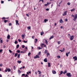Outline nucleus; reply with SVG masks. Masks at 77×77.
Segmentation results:
<instances>
[{"label": "nucleus", "instance_id": "7ed1b4c3", "mask_svg": "<svg viewBox=\"0 0 77 77\" xmlns=\"http://www.w3.org/2000/svg\"><path fill=\"white\" fill-rule=\"evenodd\" d=\"M66 75L68 76V77H69L71 76V73H66Z\"/></svg>", "mask_w": 77, "mask_h": 77}, {"label": "nucleus", "instance_id": "f257e3e1", "mask_svg": "<svg viewBox=\"0 0 77 77\" xmlns=\"http://www.w3.org/2000/svg\"><path fill=\"white\" fill-rule=\"evenodd\" d=\"M72 17H74V19H73V20L74 21H75L76 20V19L77 18V14H76L75 15H74L73 14H72L71 15Z\"/></svg>", "mask_w": 77, "mask_h": 77}, {"label": "nucleus", "instance_id": "2eb2a0df", "mask_svg": "<svg viewBox=\"0 0 77 77\" xmlns=\"http://www.w3.org/2000/svg\"><path fill=\"white\" fill-rule=\"evenodd\" d=\"M2 38H0V43L2 44V43H3V40H2Z\"/></svg>", "mask_w": 77, "mask_h": 77}, {"label": "nucleus", "instance_id": "7c9ffc66", "mask_svg": "<svg viewBox=\"0 0 77 77\" xmlns=\"http://www.w3.org/2000/svg\"><path fill=\"white\" fill-rule=\"evenodd\" d=\"M41 52H39V53H38V56H39L40 54H41Z\"/></svg>", "mask_w": 77, "mask_h": 77}, {"label": "nucleus", "instance_id": "bb28decb", "mask_svg": "<svg viewBox=\"0 0 77 77\" xmlns=\"http://www.w3.org/2000/svg\"><path fill=\"white\" fill-rule=\"evenodd\" d=\"M48 67H50V63H48Z\"/></svg>", "mask_w": 77, "mask_h": 77}, {"label": "nucleus", "instance_id": "79ce46f5", "mask_svg": "<svg viewBox=\"0 0 77 77\" xmlns=\"http://www.w3.org/2000/svg\"><path fill=\"white\" fill-rule=\"evenodd\" d=\"M14 43L15 44H17V41H16L14 42Z\"/></svg>", "mask_w": 77, "mask_h": 77}, {"label": "nucleus", "instance_id": "6e6552de", "mask_svg": "<svg viewBox=\"0 0 77 77\" xmlns=\"http://www.w3.org/2000/svg\"><path fill=\"white\" fill-rule=\"evenodd\" d=\"M7 39H9L10 38V35H8L7 36Z\"/></svg>", "mask_w": 77, "mask_h": 77}, {"label": "nucleus", "instance_id": "6ab92c4d", "mask_svg": "<svg viewBox=\"0 0 77 77\" xmlns=\"http://www.w3.org/2000/svg\"><path fill=\"white\" fill-rule=\"evenodd\" d=\"M21 36H22V39H24V35H22Z\"/></svg>", "mask_w": 77, "mask_h": 77}, {"label": "nucleus", "instance_id": "052dcab7", "mask_svg": "<svg viewBox=\"0 0 77 77\" xmlns=\"http://www.w3.org/2000/svg\"><path fill=\"white\" fill-rule=\"evenodd\" d=\"M2 49L0 50V53L2 52Z\"/></svg>", "mask_w": 77, "mask_h": 77}, {"label": "nucleus", "instance_id": "bf43d9fd", "mask_svg": "<svg viewBox=\"0 0 77 77\" xmlns=\"http://www.w3.org/2000/svg\"><path fill=\"white\" fill-rule=\"evenodd\" d=\"M14 70H15V66H14Z\"/></svg>", "mask_w": 77, "mask_h": 77}, {"label": "nucleus", "instance_id": "69168bd1", "mask_svg": "<svg viewBox=\"0 0 77 77\" xmlns=\"http://www.w3.org/2000/svg\"><path fill=\"white\" fill-rule=\"evenodd\" d=\"M40 1H42V2H44V0H40Z\"/></svg>", "mask_w": 77, "mask_h": 77}, {"label": "nucleus", "instance_id": "e2e57ef3", "mask_svg": "<svg viewBox=\"0 0 77 77\" xmlns=\"http://www.w3.org/2000/svg\"><path fill=\"white\" fill-rule=\"evenodd\" d=\"M28 77V75H27V74H26V75L25 76V77Z\"/></svg>", "mask_w": 77, "mask_h": 77}, {"label": "nucleus", "instance_id": "4be33fe9", "mask_svg": "<svg viewBox=\"0 0 77 77\" xmlns=\"http://www.w3.org/2000/svg\"><path fill=\"white\" fill-rule=\"evenodd\" d=\"M44 34V32H41V35L42 36V35H43V34Z\"/></svg>", "mask_w": 77, "mask_h": 77}, {"label": "nucleus", "instance_id": "f3484780", "mask_svg": "<svg viewBox=\"0 0 77 77\" xmlns=\"http://www.w3.org/2000/svg\"><path fill=\"white\" fill-rule=\"evenodd\" d=\"M54 37V36H52L49 38V39H51L53 38Z\"/></svg>", "mask_w": 77, "mask_h": 77}, {"label": "nucleus", "instance_id": "2f4dec72", "mask_svg": "<svg viewBox=\"0 0 77 77\" xmlns=\"http://www.w3.org/2000/svg\"><path fill=\"white\" fill-rule=\"evenodd\" d=\"M8 21V20H4V23H6Z\"/></svg>", "mask_w": 77, "mask_h": 77}, {"label": "nucleus", "instance_id": "c03bdc74", "mask_svg": "<svg viewBox=\"0 0 77 77\" xmlns=\"http://www.w3.org/2000/svg\"><path fill=\"white\" fill-rule=\"evenodd\" d=\"M9 51L10 52V53H12V51H11V50H9Z\"/></svg>", "mask_w": 77, "mask_h": 77}, {"label": "nucleus", "instance_id": "c85d7f7f", "mask_svg": "<svg viewBox=\"0 0 77 77\" xmlns=\"http://www.w3.org/2000/svg\"><path fill=\"white\" fill-rule=\"evenodd\" d=\"M19 45H17V48H18L19 47Z\"/></svg>", "mask_w": 77, "mask_h": 77}, {"label": "nucleus", "instance_id": "de8ad7c7", "mask_svg": "<svg viewBox=\"0 0 77 77\" xmlns=\"http://www.w3.org/2000/svg\"><path fill=\"white\" fill-rule=\"evenodd\" d=\"M18 41L19 42H20L21 41V40H20V39H18Z\"/></svg>", "mask_w": 77, "mask_h": 77}, {"label": "nucleus", "instance_id": "1a4fd4ad", "mask_svg": "<svg viewBox=\"0 0 77 77\" xmlns=\"http://www.w3.org/2000/svg\"><path fill=\"white\" fill-rule=\"evenodd\" d=\"M65 49H64V48H63V50H60L59 51H61V52H63V51H64Z\"/></svg>", "mask_w": 77, "mask_h": 77}, {"label": "nucleus", "instance_id": "c9c22d12", "mask_svg": "<svg viewBox=\"0 0 77 77\" xmlns=\"http://www.w3.org/2000/svg\"><path fill=\"white\" fill-rule=\"evenodd\" d=\"M38 48L39 49V50H41V49H42V48H40L39 47H38Z\"/></svg>", "mask_w": 77, "mask_h": 77}, {"label": "nucleus", "instance_id": "603ef678", "mask_svg": "<svg viewBox=\"0 0 77 77\" xmlns=\"http://www.w3.org/2000/svg\"><path fill=\"white\" fill-rule=\"evenodd\" d=\"M67 5H70V3H69V2H68V3H67Z\"/></svg>", "mask_w": 77, "mask_h": 77}, {"label": "nucleus", "instance_id": "e433bc0d", "mask_svg": "<svg viewBox=\"0 0 77 77\" xmlns=\"http://www.w3.org/2000/svg\"><path fill=\"white\" fill-rule=\"evenodd\" d=\"M47 53V50H45V54H46V53Z\"/></svg>", "mask_w": 77, "mask_h": 77}, {"label": "nucleus", "instance_id": "aec40b11", "mask_svg": "<svg viewBox=\"0 0 77 77\" xmlns=\"http://www.w3.org/2000/svg\"><path fill=\"white\" fill-rule=\"evenodd\" d=\"M63 74H65L66 73H67V71H65L64 72H63Z\"/></svg>", "mask_w": 77, "mask_h": 77}, {"label": "nucleus", "instance_id": "cd10ccee", "mask_svg": "<svg viewBox=\"0 0 77 77\" xmlns=\"http://www.w3.org/2000/svg\"><path fill=\"white\" fill-rule=\"evenodd\" d=\"M17 54H18L17 53H16L14 55V57H17Z\"/></svg>", "mask_w": 77, "mask_h": 77}, {"label": "nucleus", "instance_id": "338daca9", "mask_svg": "<svg viewBox=\"0 0 77 77\" xmlns=\"http://www.w3.org/2000/svg\"><path fill=\"white\" fill-rule=\"evenodd\" d=\"M26 73L27 75H29V72H27Z\"/></svg>", "mask_w": 77, "mask_h": 77}, {"label": "nucleus", "instance_id": "13d9d810", "mask_svg": "<svg viewBox=\"0 0 77 77\" xmlns=\"http://www.w3.org/2000/svg\"><path fill=\"white\" fill-rule=\"evenodd\" d=\"M65 21H68V19H66L65 20Z\"/></svg>", "mask_w": 77, "mask_h": 77}, {"label": "nucleus", "instance_id": "0eeeda50", "mask_svg": "<svg viewBox=\"0 0 77 77\" xmlns=\"http://www.w3.org/2000/svg\"><path fill=\"white\" fill-rule=\"evenodd\" d=\"M16 25H19L20 24L19 23H18V21L17 20H16Z\"/></svg>", "mask_w": 77, "mask_h": 77}, {"label": "nucleus", "instance_id": "f8f14e48", "mask_svg": "<svg viewBox=\"0 0 77 77\" xmlns=\"http://www.w3.org/2000/svg\"><path fill=\"white\" fill-rule=\"evenodd\" d=\"M60 23H63V20H62V19H60Z\"/></svg>", "mask_w": 77, "mask_h": 77}, {"label": "nucleus", "instance_id": "a211bd4d", "mask_svg": "<svg viewBox=\"0 0 77 77\" xmlns=\"http://www.w3.org/2000/svg\"><path fill=\"white\" fill-rule=\"evenodd\" d=\"M18 74H20V72H21V71H20V70L19 69L18 70Z\"/></svg>", "mask_w": 77, "mask_h": 77}, {"label": "nucleus", "instance_id": "864d4df0", "mask_svg": "<svg viewBox=\"0 0 77 77\" xmlns=\"http://www.w3.org/2000/svg\"><path fill=\"white\" fill-rule=\"evenodd\" d=\"M11 25H12V23H9V26H11Z\"/></svg>", "mask_w": 77, "mask_h": 77}, {"label": "nucleus", "instance_id": "37998d69", "mask_svg": "<svg viewBox=\"0 0 77 77\" xmlns=\"http://www.w3.org/2000/svg\"><path fill=\"white\" fill-rule=\"evenodd\" d=\"M23 42H24V43H27V41H24Z\"/></svg>", "mask_w": 77, "mask_h": 77}, {"label": "nucleus", "instance_id": "c756f323", "mask_svg": "<svg viewBox=\"0 0 77 77\" xmlns=\"http://www.w3.org/2000/svg\"><path fill=\"white\" fill-rule=\"evenodd\" d=\"M63 73V72L62 71H61L60 72V75H61V74H62Z\"/></svg>", "mask_w": 77, "mask_h": 77}, {"label": "nucleus", "instance_id": "09e8293b", "mask_svg": "<svg viewBox=\"0 0 77 77\" xmlns=\"http://www.w3.org/2000/svg\"><path fill=\"white\" fill-rule=\"evenodd\" d=\"M46 10L47 11H49V9L48 8H47V9H46Z\"/></svg>", "mask_w": 77, "mask_h": 77}, {"label": "nucleus", "instance_id": "b1692460", "mask_svg": "<svg viewBox=\"0 0 77 77\" xmlns=\"http://www.w3.org/2000/svg\"><path fill=\"white\" fill-rule=\"evenodd\" d=\"M75 10V8H73V9H72V10H71V12H73V11H74Z\"/></svg>", "mask_w": 77, "mask_h": 77}, {"label": "nucleus", "instance_id": "a878e982", "mask_svg": "<svg viewBox=\"0 0 77 77\" xmlns=\"http://www.w3.org/2000/svg\"><path fill=\"white\" fill-rule=\"evenodd\" d=\"M27 29L28 30H30L31 29L30 26L28 27Z\"/></svg>", "mask_w": 77, "mask_h": 77}, {"label": "nucleus", "instance_id": "4c0bfd02", "mask_svg": "<svg viewBox=\"0 0 77 77\" xmlns=\"http://www.w3.org/2000/svg\"><path fill=\"white\" fill-rule=\"evenodd\" d=\"M8 69L7 68L5 70V72H7L8 71Z\"/></svg>", "mask_w": 77, "mask_h": 77}, {"label": "nucleus", "instance_id": "4468645a", "mask_svg": "<svg viewBox=\"0 0 77 77\" xmlns=\"http://www.w3.org/2000/svg\"><path fill=\"white\" fill-rule=\"evenodd\" d=\"M48 2H47V4H45L44 5L45 6H47L48 5Z\"/></svg>", "mask_w": 77, "mask_h": 77}, {"label": "nucleus", "instance_id": "49530a36", "mask_svg": "<svg viewBox=\"0 0 77 77\" xmlns=\"http://www.w3.org/2000/svg\"><path fill=\"white\" fill-rule=\"evenodd\" d=\"M1 3H4V1H2L1 2Z\"/></svg>", "mask_w": 77, "mask_h": 77}, {"label": "nucleus", "instance_id": "774afa93", "mask_svg": "<svg viewBox=\"0 0 77 77\" xmlns=\"http://www.w3.org/2000/svg\"><path fill=\"white\" fill-rule=\"evenodd\" d=\"M60 28L61 29H63V26H60Z\"/></svg>", "mask_w": 77, "mask_h": 77}, {"label": "nucleus", "instance_id": "9d476101", "mask_svg": "<svg viewBox=\"0 0 77 77\" xmlns=\"http://www.w3.org/2000/svg\"><path fill=\"white\" fill-rule=\"evenodd\" d=\"M52 73H53L54 74H56V71L54 70H53L52 71Z\"/></svg>", "mask_w": 77, "mask_h": 77}, {"label": "nucleus", "instance_id": "f704fd0d", "mask_svg": "<svg viewBox=\"0 0 77 77\" xmlns=\"http://www.w3.org/2000/svg\"><path fill=\"white\" fill-rule=\"evenodd\" d=\"M57 57L58 58V59H60V56H57Z\"/></svg>", "mask_w": 77, "mask_h": 77}, {"label": "nucleus", "instance_id": "5701e85b", "mask_svg": "<svg viewBox=\"0 0 77 77\" xmlns=\"http://www.w3.org/2000/svg\"><path fill=\"white\" fill-rule=\"evenodd\" d=\"M17 57L18 58H20V54H19L17 55Z\"/></svg>", "mask_w": 77, "mask_h": 77}, {"label": "nucleus", "instance_id": "20e7f679", "mask_svg": "<svg viewBox=\"0 0 77 77\" xmlns=\"http://www.w3.org/2000/svg\"><path fill=\"white\" fill-rule=\"evenodd\" d=\"M74 39V35H72L70 36V39L71 41H72Z\"/></svg>", "mask_w": 77, "mask_h": 77}, {"label": "nucleus", "instance_id": "72a5a7b5", "mask_svg": "<svg viewBox=\"0 0 77 77\" xmlns=\"http://www.w3.org/2000/svg\"><path fill=\"white\" fill-rule=\"evenodd\" d=\"M8 72H10V71H11V69H8Z\"/></svg>", "mask_w": 77, "mask_h": 77}, {"label": "nucleus", "instance_id": "473e14b6", "mask_svg": "<svg viewBox=\"0 0 77 77\" xmlns=\"http://www.w3.org/2000/svg\"><path fill=\"white\" fill-rule=\"evenodd\" d=\"M47 57H48V56H49V55H50V54H49V53H48L47 54Z\"/></svg>", "mask_w": 77, "mask_h": 77}, {"label": "nucleus", "instance_id": "680f3d73", "mask_svg": "<svg viewBox=\"0 0 77 77\" xmlns=\"http://www.w3.org/2000/svg\"><path fill=\"white\" fill-rule=\"evenodd\" d=\"M26 15L27 16V17H29V16L27 14H26Z\"/></svg>", "mask_w": 77, "mask_h": 77}, {"label": "nucleus", "instance_id": "4d7b16f0", "mask_svg": "<svg viewBox=\"0 0 77 77\" xmlns=\"http://www.w3.org/2000/svg\"><path fill=\"white\" fill-rule=\"evenodd\" d=\"M2 19H6V18L5 17H3L2 18Z\"/></svg>", "mask_w": 77, "mask_h": 77}, {"label": "nucleus", "instance_id": "423d86ee", "mask_svg": "<svg viewBox=\"0 0 77 77\" xmlns=\"http://www.w3.org/2000/svg\"><path fill=\"white\" fill-rule=\"evenodd\" d=\"M34 58V59H36V58H39V57L38 56V55H37L35 56Z\"/></svg>", "mask_w": 77, "mask_h": 77}, {"label": "nucleus", "instance_id": "ea45409f", "mask_svg": "<svg viewBox=\"0 0 77 77\" xmlns=\"http://www.w3.org/2000/svg\"><path fill=\"white\" fill-rule=\"evenodd\" d=\"M66 56H67V57H68V53H66Z\"/></svg>", "mask_w": 77, "mask_h": 77}, {"label": "nucleus", "instance_id": "5fc2aeb1", "mask_svg": "<svg viewBox=\"0 0 77 77\" xmlns=\"http://www.w3.org/2000/svg\"><path fill=\"white\" fill-rule=\"evenodd\" d=\"M3 66V64H0V66Z\"/></svg>", "mask_w": 77, "mask_h": 77}, {"label": "nucleus", "instance_id": "3c124183", "mask_svg": "<svg viewBox=\"0 0 77 77\" xmlns=\"http://www.w3.org/2000/svg\"><path fill=\"white\" fill-rule=\"evenodd\" d=\"M22 47L23 48H24L25 46L24 45H22Z\"/></svg>", "mask_w": 77, "mask_h": 77}, {"label": "nucleus", "instance_id": "0e129e2a", "mask_svg": "<svg viewBox=\"0 0 77 77\" xmlns=\"http://www.w3.org/2000/svg\"><path fill=\"white\" fill-rule=\"evenodd\" d=\"M6 48V46L4 45L3 46L4 48Z\"/></svg>", "mask_w": 77, "mask_h": 77}, {"label": "nucleus", "instance_id": "39448f33", "mask_svg": "<svg viewBox=\"0 0 77 77\" xmlns=\"http://www.w3.org/2000/svg\"><path fill=\"white\" fill-rule=\"evenodd\" d=\"M73 59H75V60H77V57L76 56L73 57Z\"/></svg>", "mask_w": 77, "mask_h": 77}, {"label": "nucleus", "instance_id": "9b49d317", "mask_svg": "<svg viewBox=\"0 0 77 77\" xmlns=\"http://www.w3.org/2000/svg\"><path fill=\"white\" fill-rule=\"evenodd\" d=\"M44 41H45V43L46 44H48V42L47 41V40H46V39H44Z\"/></svg>", "mask_w": 77, "mask_h": 77}, {"label": "nucleus", "instance_id": "a19ab883", "mask_svg": "<svg viewBox=\"0 0 77 77\" xmlns=\"http://www.w3.org/2000/svg\"><path fill=\"white\" fill-rule=\"evenodd\" d=\"M58 44H60V42L58 41Z\"/></svg>", "mask_w": 77, "mask_h": 77}, {"label": "nucleus", "instance_id": "ddd939ff", "mask_svg": "<svg viewBox=\"0 0 77 77\" xmlns=\"http://www.w3.org/2000/svg\"><path fill=\"white\" fill-rule=\"evenodd\" d=\"M44 62H47V58H45L44 60Z\"/></svg>", "mask_w": 77, "mask_h": 77}, {"label": "nucleus", "instance_id": "f03ea898", "mask_svg": "<svg viewBox=\"0 0 77 77\" xmlns=\"http://www.w3.org/2000/svg\"><path fill=\"white\" fill-rule=\"evenodd\" d=\"M67 12H68L67 11H65L64 12V14H63V16H65V15H67Z\"/></svg>", "mask_w": 77, "mask_h": 77}, {"label": "nucleus", "instance_id": "58836bf2", "mask_svg": "<svg viewBox=\"0 0 77 77\" xmlns=\"http://www.w3.org/2000/svg\"><path fill=\"white\" fill-rule=\"evenodd\" d=\"M17 53H20V51L19 50H17Z\"/></svg>", "mask_w": 77, "mask_h": 77}, {"label": "nucleus", "instance_id": "8fccbe9b", "mask_svg": "<svg viewBox=\"0 0 77 77\" xmlns=\"http://www.w3.org/2000/svg\"><path fill=\"white\" fill-rule=\"evenodd\" d=\"M22 76H25V74H23L22 75Z\"/></svg>", "mask_w": 77, "mask_h": 77}, {"label": "nucleus", "instance_id": "6e6d98bb", "mask_svg": "<svg viewBox=\"0 0 77 77\" xmlns=\"http://www.w3.org/2000/svg\"><path fill=\"white\" fill-rule=\"evenodd\" d=\"M37 73H38V72L37 71L35 72V74H36H36H37Z\"/></svg>", "mask_w": 77, "mask_h": 77}, {"label": "nucleus", "instance_id": "a18cd8bd", "mask_svg": "<svg viewBox=\"0 0 77 77\" xmlns=\"http://www.w3.org/2000/svg\"><path fill=\"white\" fill-rule=\"evenodd\" d=\"M30 54H31V53H30V52H29V53H28V55L29 56H30Z\"/></svg>", "mask_w": 77, "mask_h": 77}, {"label": "nucleus", "instance_id": "412c9836", "mask_svg": "<svg viewBox=\"0 0 77 77\" xmlns=\"http://www.w3.org/2000/svg\"><path fill=\"white\" fill-rule=\"evenodd\" d=\"M44 21H45V23H46V22H47V21H48V20L47 19H45L44 20Z\"/></svg>", "mask_w": 77, "mask_h": 77}, {"label": "nucleus", "instance_id": "dca6fc26", "mask_svg": "<svg viewBox=\"0 0 77 77\" xmlns=\"http://www.w3.org/2000/svg\"><path fill=\"white\" fill-rule=\"evenodd\" d=\"M17 63H21V61H19L18 60L17 61Z\"/></svg>", "mask_w": 77, "mask_h": 77}, {"label": "nucleus", "instance_id": "393cba45", "mask_svg": "<svg viewBox=\"0 0 77 77\" xmlns=\"http://www.w3.org/2000/svg\"><path fill=\"white\" fill-rule=\"evenodd\" d=\"M35 43H36V42H37V41H38V39L35 38Z\"/></svg>", "mask_w": 77, "mask_h": 77}]
</instances>
